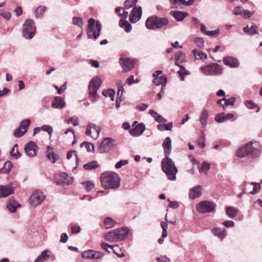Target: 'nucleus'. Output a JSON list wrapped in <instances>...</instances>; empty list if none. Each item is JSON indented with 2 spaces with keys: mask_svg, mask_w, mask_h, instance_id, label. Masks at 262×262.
<instances>
[{
  "mask_svg": "<svg viewBox=\"0 0 262 262\" xmlns=\"http://www.w3.org/2000/svg\"><path fill=\"white\" fill-rule=\"evenodd\" d=\"M100 181L105 189H116L120 184L118 174L114 172H105L101 174Z\"/></svg>",
  "mask_w": 262,
  "mask_h": 262,
  "instance_id": "1",
  "label": "nucleus"
},
{
  "mask_svg": "<svg viewBox=\"0 0 262 262\" xmlns=\"http://www.w3.org/2000/svg\"><path fill=\"white\" fill-rule=\"evenodd\" d=\"M161 167L169 180L175 181L176 180V174L178 170L171 159L168 157L163 158L161 162Z\"/></svg>",
  "mask_w": 262,
  "mask_h": 262,
  "instance_id": "2",
  "label": "nucleus"
},
{
  "mask_svg": "<svg viewBox=\"0 0 262 262\" xmlns=\"http://www.w3.org/2000/svg\"><path fill=\"white\" fill-rule=\"evenodd\" d=\"M261 150L253 146L252 143H248L239 148L236 152V156L239 158L248 157L255 158L260 156Z\"/></svg>",
  "mask_w": 262,
  "mask_h": 262,
  "instance_id": "3",
  "label": "nucleus"
},
{
  "mask_svg": "<svg viewBox=\"0 0 262 262\" xmlns=\"http://www.w3.org/2000/svg\"><path fill=\"white\" fill-rule=\"evenodd\" d=\"M127 227L116 229L108 232L105 235V240L108 242H119L124 240L129 232Z\"/></svg>",
  "mask_w": 262,
  "mask_h": 262,
  "instance_id": "4",
  "label": "nucleus"
},
{
  "mask_svg": "<svg viewBox=\"0 0 262 262\" xmlns=\"http://www.w3.org/2000/svg\"><path fill=\"white\" fill-rule=\"evenodd\" d=\"M168 23V20L166 18L152 16L147 19L145 26L148 29L155 30L167 25Z\"/></svg>",
  "mask_w": 262,
  "mask_h": 262,
  "instance_id": "5",
  "label": "nucleus"
},
{
  "mask_svg": "<svg viewBox=\"0 0 262 262\" xmlns=\"http://www.w3.org/2000/svg\"><path fill=\"white\" fill-rule=\"evenodd\" d=\"M101 24L98 20L91 18L88 20L87 35L89 38L97 39L100 35Z\"/></svg>",
  "mask_w": 262,
  "mask_h": 262,
  "instance_id": "6",
  "label": "nucleus"
},
{
  "mask_svg": "<svg viewBox=\"0 0 262 262\" xmlns=\"http://www.w3.org/2000/svg\"><path fill=\"white\" fill-rule=\"evenodd\" d=\"M36 28L33 20L28 19L26 20L23 26V36L26 39H31L35 35Z\"/></svg>",
  "mask_w": 262,
  "mask_h": 262,
  "instance_id": "7",
  "label": "nucleus"
},
{
  "mask_svg": "<svg viewBox=\"0 0 262 262\" xmlns=\"http://www.w3.org/2000/svg\"><path fill=\"white\" fill-rule=\"evenodd\" d=\"M202 72L207 76L219 75L222 73V67L217 63H210L201 67Z\"/></svg>",
  "mask_w": 262,
  "mask_h": 262,
  "instance_id": "8",
  "label": "nucleus"
},
{
  "mask_svg": "<svg viewBox=\"0 0 262 262\" xmlns=\"http://www.w3.org/2000/svg\"><path fill=\"white\" fill-rule=\"evenodd\" d=\"M101 83V79L98 77H94L90 82L89 90L90 98L96 99L98 97L97 91L100 87Z\"/></svg>",
  "mask_w": 262,
  "mask_h": 262,
  "instance_id": "9",
  "label": "nucleus"
},
{
  "mask_svg": "<svg viewBox=\"0 0 262 262\" xmlns=\"http://www.w3.org/2000/svg\"><path fill=\"white\" fill-rule=\"evenodd\" d=\"M46 199V195L40 190H35L31 195L29 202L32 207H36Z\"/></svg>",
  "mask_w": 262,
  "mask_h": 262,
  "instance_id": "10",
  "label": "nucleus"
},
{
  "mask_svg": "<svg viewBox=\"0 0 262 262\" xmlns=\"http://www.w3.org/2000/svg\"><path fill=\"white\" fill-rule=\"evenodd\" d=\"M137 2L138 0H126L124 2V7H118L115 9V12L119 16L126 18L129 15L128 12L126 10L136 6Z\"/></svg>",
  "mask_w": 262,
  "mask_h": 262,
  "instance_id": "11",
  "label": "nucleus"
},
{
  "mask_svg": "<svg viewBox=\"0 0 262 262\" xmlns=\"http://www.w3.org/2000/svg\"><path fill=\"white\" fill-rule=\"evenodd\" d=\"M215 205L210 201H203L196 206V210L201 213L211 212L214 211Z\"/></svg>",
  "mask_w": 262,
  "mask_h": 262,
  "instance_id": "12",
  "label": "nucleus"
},
{
  "mask_svg": "<svg viewBox=\"0 0 262 262\" xmlns=\"http://www.w3.org/2000/svg\"><path fill=\"white\" fill-rule=\"evenodd\" d=\"M31 121L29 119H26L22 120L17 128L14 132V136L16 138H20L24 136L28 130L29 126L30 125Z\"/></svg>",
  "mask_w": 262,
  "mask_h": 262,
  "instance_id": "13",
  "label": "nucleus"
},
{
  "mask_svg": "<svg viewBox=\"0 0 262 262\" xmlns=\"http://www.w3.org/2000/svg\"><path fill=\"white\" fill-rule=\"evenodd\" d=\"M116 146V143L115 140L110 138H105L101 142L98 150L101 153L106 152Z\"/></svg>",
  "mask_w": 262,
  "mask_h": 262,
  "instance_id": "14",
  "label": "nucleus"
},
{
  "mask_svg": "<svg viewBox=\"0 0 262 262\" xmlns=\"http://www.w3.org/2000/svg\"><path fill=\"white\" fill-rule=\"evenodd\" d=\"M39 147L37 144L33 141L27 143L24 147V151L26 156L29 158L36 157L38 152Z\"/></svg>",
  "mask_w": 262,
  "mask_h": 262,
  "instance_id": "15",
  "label": "nucleus"
},
{
  "mask_svg": "<svg viewBox=\"0 0 262 262\" xmlns=\"http://www.w3.org/2000/svg\"><path fill=\"white\" fill-rule=\"evenodd\" d=\"M55 180L59 185H70L73 183L74 179L71 175L63 172L56 175Z\"/></svg>",
  "mask_w": 262,
  "mask_h": 262,
  "instance_id": "16",
  "label": "nucleus"
},
{
  "mask_svg": "<svg viewBox=\"0 0 262 262\" xmlns=\"http://www.w3.org/2000/svg\"><path fill=\"white\" fill-rule=\"evenodd\" d=\"M100 131L101 129L99 126L94 123H89L86 126L85 134L96 139L98 137Z\"/></svg>",
  "mask_w": 262,
  "mask_h": 262,
  "instance_id": "17",
  "label": "nucleus"
},
{
  "mask_svg": "<svg viewBox=\"0 0 262 262\" xmlns=\"http://www.w3.org/2000/svg\"><path fill=\"white\" fill-rule=\"evenodd\" d=\"M142 14V10L141 7L136 5L133 7L130 13L129 20L132 23H135L140 19Z\"/></svg>",
  "mask_w": 262,
  "mask_h": 262,
  "instance_id": "18",
  "label": "nucleus"
},
{
  "mask_svg": "<svg viewBox=\"0 0 262 262\" xmlns=\"http://www.w3.org/2000/svg\"><path fill=\"white\" fill-rule=\"evenodd\" d=\"M137 121H134L132 127L133 128L129 130V134L133 137H138L141 136L145 129L144 124L143 123H138Z\"/></svg>",
  "mask_w": 262,
  "mask_h": 262,
  "instance_id": "19",
  "label": "nucleus"
},
{
  "mask_svg": "<svg viewBox=\"0 0 262 262\" xmlns=\"http://www.w3.org/2000/svg\"><path fill=\"white\" fill-rule=\"evenodd\" d=\"M103 254L101 252L93 250H88L84 251L81 254V256L83 258L91 259H98L101 258Z\"/></svg>",
  "mask_w": 262,
  "mask_h": 262,
  "instance_id": "20",
  "label": "nucleus"
},
{
  "mask_svg": "<svg viewBox=\"0 0 262 262\" xmlns=\"http://www.w3.org/2000/svg\"><path fill=\"white\" fill-rule=\"evenodd\" d=\"M120 63L123 71L127 72L134 68L135 62L133 59L129 58H121L120 59Z\"/></svg>",
  "mask_w": 262,
  "mask_h": 262,
  "instance_id": "21",
  "label": "nucleus"
},
{
  "mask_svg": "<svg viewBox=\"0 0 262 262\" xmlns=\"http://www.w3.org/2000/svg\"><path fill=\"white\" fill-rule=\"evenodd\" d=\"M224 64L230 67L231 68H238L239 62L237 59L232 56H225L223 59Z\"/></svg>",
  "mask_w": 262,
  "mask_h": 262,
  "instance_id": "22",
  "label": "nucleus"
},
{
  "mask_svg": "<svg viewBox=\"0 0 262 262\" xmlns=\"http://www.w3.org/2000/svg\"><path fill=\"white\" fill-rule=\"evenodd\" d=\"M203 190V187L200 185L192 188L189 191V198L194 200L200 197L202 195Z\"/></svg>",
  "mask_w": 262,
  "mask_h": 262,
  "instance_id": "23",
  "label": "nucleus"
},
{
  "mask_svg": "<svg viewBox=\"0 0 262 262\" xmlns=\"http://www.w3.org/2000/svg\"><path fill=\"white\" fill-rule=\"evenodd\" d=\"M14 193L12 185H0V198H6Z\"/></svg>",
  "mask_w": 262,
  "mask_h": 262,
  "instance_id": "24",
  "label": "nucleus"
},
{
  "mask_svg": "<svg viewBox=\"0 0 262 262\" xmlns=\"http://www.w3.org/2000/svg\"><path fill=\"white\" fill-rule=\"evenodd\" d=\"M52 107L54 108L62 109L66 106V102L63 98L60 96L55 97L52 102Z\"/></svg>",
  "mask_w": 262,
  "mask_h": 262,
  "instance_id": "25",
  "label": "nucleus"
},
{
  "mask_svg": "<svg viewBox=\"0 0 262 262\" xmlns=\"http://www.w3.org/2000/svg\"><path fill=\"white\" fill-rule=\"evenodd\" d=\"M101 247L102 249L105 250L106 251L110 252L109 250H108V248H110L113 251V252L117 255L118 257H122L124 256V254L122 252H121V253H117V250H119V247L118 245L115 246H111L108 245L107 243H102L101 244Z\"/></svg>",
  "mask_w": 262,
  "mask_h": 262,
  "instance_id": "26",
  "label": "nucleus"
},
{
  "mask_svg": "<svg viewBox=\"0 0 262 262\" xmlns=\"http://www.w3.org/2000/svg\"><path fill=\"white\" fill-rule=\"evenodd\" d=\"M162 146L164 148L165 156L168 157L171 151V140L169 137L165 138L162 144Z\"/></svg>",
  "mask_w": 262,
  "mask_h": 262,
  "instance_id": "27",
  "label": "nucleus"
},
{
  "mask_svg": "<svg viewBox=\"0 0 262 262\" xmlns=\"http://www.w3.org/2000/svg\"><path fill=\"white\" fill-rule=\"evenodd\" d=\"M19 207V204L13 198H10L9 199L7 204V208L11 213L15 212Z\"/></svg>",
  "mask_w": 262,
  "mask_h": 262,
  "instance_id": "28",
  "label": "nucleus"
},
{
  "mask_svg": "<svg viewBox=\"0 0 262 262\" xmlns=\"http://www.w3.org/2000/svg\"><path fill=\"white\" fill-rule=\"evenodd\" d=\"M212 232L221 240L224 239L227 235V231L224 228L215 227L212 230Z\"/></svg>",
  "mask_w": 262,
  "mask_h": 262,
  "instance_id": "29",
  "label": "nucleus"
},
{
  "mask_svg": "<svg viewBox=\"0 0 262 262\" xmlns=\"http://www.w3.org/2000/svg\"><path fill=\"white\" fill-rule=\"evenodd\" d=\"M170 14L178 21H182L188 16V13L184 11H174L171 12Z\"/></svg>",
  "mask_w": 262,
  "mask_h": 262,
  "instance_id": "30",
  "label": "nucleus"
},
{
  "mask_svg": "<svg viewBox=\"0 0 262 262\" xmlns=\"http://www.w3.org/2000/svg\"><path fill=\"white\" fill-rule=\"evenodd\" d=\"M53 148L50 146H48V150L47 151L48 159L52 163H55L59 159V156L55 152L52 151Z\"/></svg>",
  "mask_w": 262,
  "mask_h": 262,
  "instance_id": "31",
  "label": "nucleus"
},
{
  "mask_svg": "<svg viewBox=\"0 0 262 262\" xmlns=\"http://www.w3.org/2000/svg\"><path fill=\"white\" fill-rule=\"evenodd\" d=\"M11 159L16 160L21 157V154L18 150V146L15 144L10 151Z\"/></svg>",
  "mask_w": 262,
  "mask_h": 262,
  "instance_id": "32",
  "label": "nucleus"
},
{
  "mask_svg": "<svg viewBox=\"0 0 262 262\" xmlns=\"http://www.w3.org/2000/svg\"><path fill=\"white\" fill-rule=\"evenodd\" d=\"M209 116V112L207 110H204L201 113L199 121L203 127L207 125V120Z\"/></svg>",
  "mask_w": 262,
  "mask_h": 262,
  "instance_id": "33",
  "label": "nucleus"
},
{
  "mask_svg": "<svg viewBox=\"0 0 262 262\" xmlns=\"http://www.w3.org/2000/svg\"><path fill=\"white\" fill-rule=\"evenodd\" d=\"M149 113L159 123H165L167 122L166 119L152 110H149Z\"/></svg>",
  "mask_w": 262,
  "mask_h": 262,
  "instance_id": "34",
  "label": "nucleus"
},
{
  "mask_svg": "<svg viewBox=\"0 0 262 262\" xmlns=\"http://www.w3.org/2000/svg\"><path fill=\"white\" fill-rule=\"evenodd\" d=\"M244 32L249 35H254L257 34V28L256 25L252 24L250 28L249 27V26H247V27H244L243 28Z\"/></svg>",
  "mask_w": 262,
  "mask_h": 262,
  "instance_id": "35",
  "label": "nucleus"
},
{
  "mask_svg": "<svg viewBox=\"0 0 262 262\" xmlns=\"http://www.w3.org/2000/svg\"><path fill=\"white\" fill-rule=\"evenodd\" d=\"M124 17L119 21V26L123 28L126 32H129L132 29V26L129 22Z\"/></svg>",
  "mask_w": 262,
  "mask_h": 262,
  "instance_id": "36",
  "label": "nucleus"
},
{
  "mask_svg": "<svg viewBox=\"0 0 262 262\" xmlns=\"http://www.w3.org/2000/svg\"><path fill=\"white\" fill-rule=\"evenodd\" d=\"M176 64L179 66L185 60V55L181 51H178L175 54Z\"/></svg>",
  "mask_w": 262,
  "mask_h": 262,
  "instance_id": "37",
  "label": "nucleus"
},
{
  "mask_svg": "<svg viewBox=\"0 0 262 262\" xmlns=\"http://www.w3.org/2000/svg\"><path fill=\"white\" fill-rule=\"evenodd\" d=\"M167 80V79L165 76H158L154 78L153 83L157 85H166Z\"/></svg>",
  "mask_w": 262,
  "mask_h": 262,
  "instance_id": "38",
  "label": "nucleus"
},
{
  "mask_svg": "<svg viewBox=\"0 0 262 262\" xmlns=\"http://www.w3.org/2000/svg\"><path fill=\"white\" fill-rule=\"evenodd\" d=\"M49 251L45 250L35 259L34 262H43L49 258L50 255L48 254Z\"/></svg>",
  "mask_w": 262,
  "mask_h": 262,
  "instance_id": "39",
  "label": "nucleus"
},
{
  "mask_svg": "<svg viewBox=\"0 0 262 262\" xmlns=\"http://www.w3.org/2000/svg\"><path fill=\"white\" fill-rule=\"evenodd\" d=\"M238 213V210L231 206L227 207L226 214L230 218H234Z\"/></svg>",
  "mask_w": 262,
  "mask_h": 262,
  "instance_id": "40",
  "label": "nucleus"
},
{
  "mask_svg": "<svg viewBox=\"0 0 262 262\" xmlns=\"http://www.w3.org/2000/svg\"><path fill=\"white\" fill-rule=\"evenodd\" d=\"M47 10V7L45 6H38L34 11L36 18L41 17Z\"/></svg>",
  "mask_w": 262,
  "mask_h": 262,
  "instance_id": "41",
  "label": "nucleus"
},
{
  "mask_svg": "<svg viewBox=\"0 0 262 262\" xmlns=\"http://www.w3.org/2000/svg\"><path fill=\"white\" fill-rule=\"evenodd\" d=\"M168 220L167 219V215L165 216V222L161 221L160 223V226L161 228L162 229V233L163 236H165L166 235H168V224H167Z\"/></svg>",
  "mask_w": 262,
  "mask_h": 262,
  "instance_id": "42",
  "label": "nucleus"
},
{
  "mask_svg": "<svg viewBox=\"0 0 262 262\" xmlns=\"http://www.w3.org/2000/svg\"><path fill=\"white\" fill-rule=\"evenodd\" d=\"M183 0H169L171 7L174 9H181L183 6Z\"/></svg>",
  "mask_w": 262,
  "mask_h": 262,
  "instance_id": "43",
  "label": "nucleus"
},
{
  "mask_svg": "<svg viewBox=\"0 0 262 262\" xmlns=\"http://www.w3.org/2000/svg\"><path fill=\"white\" fill-rule=\"evenodd\" d=\"M193 55L196 59H204L207 58V55L202 51H198L197 50L194 49L192 51Z\"/></svg>",
  "mask_w": 262,
  "mask_h": 262,
  "instance_id": "44",
  "label": "nucleus"
},
{
  "mask_svg": "<svg viewBox=\"0 0 262 262\" xmlns=\"http://www.w3.org/2000/svg\"><path fill=\"white\" fill-rule=\"evenodd\" d=\"M210 169V164L208 162L204 161L202 163L201 167L199 169L200 173L206 174L208 171Z\"/></svg>",
  "mask_w": 262,
  "mask_h": 262,
  "instance_id": "45",
  "label": "nucleus"
},
{
  "mask_svg": "<svg viewBox=\"0 0 262 262\" xmlns=\"http://www.w3.org/2000/svg\"><path fill=\"white\" fill-rule=\"evenodd\" d=\"M102 94L105 97H110L112 101L114 100L115 92L113 89H110L107 91H104Z\"/></svg>",
  "mask_w": 262,
  "mask_h": 262,
  "instance_id": "46",
  "label": "nucleus"
},
{
  "mask_svg": "<svg viewBox=\"0 0 262 262\" xmlns=\"http://www.w3.org/2000/svg\"><path fill=\"white\" fill-rule=\"evenodd\" d=\"M104 223L106 226V229L111 228L115 225V222L110 217H106L104 220Z\"/></svg>",
  "mask_w": 262,
  "mask_h": 262,
  "instance_id": "47",
  "label": "nucleus"
},
{
  "mask_svg": "<svg viewBox=\"0 0 262 262\" xmlns=\"http://www.w3.org/2000/svg\"><path fill=\"white\" fill-rule=\"evenodd\" d=\"M98 167V165L96 161H92L89 162L87 164H85L83 166V168L86 170H92L95 169V168Z\"/></svg>",
  "mask_w": 262,
  "mask_h": 262,
  "instance_id": "48",
  "label": "nucleus"
},
{
  "mask_svg": "<svg viewBox=\"0 0 262 262\" xmlns=\"http://www.w3.org/2000/svg\"><path fill=\"white\" fill-rule=\"evenodd\" d=\"M85 146L88 152H94L95 150L94 145L86 141L83 142L80 144V147Z\"/></svg>",
  "mask_w": 262,
  "mask_h": 262,
  "instance_id": "49",
  "label": "nucleus"
},
{
  "mask_svg": "<svg viewBox=\"0 0 262 262\" xmlns=\"http://www.w3.org/2000/svg\"><path fill=\"white\" fill-rule=\"evenodd\" d=\"M245 105L246 107L250 109H254L256 107H257V110H256V112H258L259 111V107L257 106V105L254 103L252 100H247L245 102Z\"/></svg>",
  "mask_w": 262,
  "mask_h": 262,
  "instance_id": "50",
  "label": "nucleus"
},
{
  "mask_svg": "<svg viewBox=\"0 0 262 262\" xmlns=\"http://www.w3.org/2000/svg\"><path fill=\"white\" fill-rule=\"evenodd\" d=\"M72 23L74 25L82 27L83 25V21L82 18L81 17H74L72 19Z\"/></svg>",
  "mask_w": 262,
  "mask_h": 262,
  "instance_id": "51",
  "label": "nucleus"
},
{
  "mask_svg": "<svg viewBox=\"0 0 262 262\" xmlns=\"http://www.w3.org/2000/svg\"><path fill=\"white\" fill-rule=\"evenodd\" d=\"M194 42L196 44L198 47L200 48H203L204 46V40L202 37H196L194 39Z\"/></svg>",
  "mask_w": 262,
  "mask_h": 262,
  "instance_id": "52",
  "label": "nucleus"
},
{
  "mask_svg": "<svg viewBox=\"0 0 262 262\" xmlns=\"http://www.w3.org/2000/svg\"><path fill=\"white\" fill-rule=\"evenodd\" d=\"M67 121L68 124L72 123L74 126H77L79 124V118L75 116L70 117Z\"/></svg>",
  "mask_w": 262,
  "mask_h": 262,
  "instance_id": "53",
  "label": "nucleus"
},
{
  "mask_svg": "<svg viewBox=\"0 0 262 262\" xmlns=\"http://www.w3.org/2000/svg\"><path fill=\"white\" fill-rule=\"evenodd\" d=\"M251 185H253V190L252 191H251L250 192V194H254L259 192L260 189V186L259 184L256 183L252 182L251 183Z\"/></svg>",
  "mask_w": 262,
  "mask_h": 262,
  "instance_id": "54",
  "label": "nucleus"
},
{
  "mask_svg": "<svg viewBox=\"0 0 262 262\" xmlns=\"http://www.w3.org/2000/svg\"><path fill=\"white\" fill-rule=\"evenodd\" d=\"M205 137L204 135L200 136L198 140V145L201 148H204L205 146Z\"/></svg>",
  "mask_w": 262,
  "mask_h": 262,
  "instance_id": "55",
  "label": "nucleus"
},
{
  "mask_svg": "<svg viewBox=\"0 0 262 262\" xmlns=\"http://www.w3.org/2000/svg\"><path fill=\"white\" fill-rule=\"evenodd\" d=\"M82 184L83 185L84 188L89 191L92 190L94 187V184L90 181L83 182Z\"/></svg>",
  "mask_w": 262,
  "mask_h": 262,
  "instance_id": "56",
  "label": "nucleus"
},
{
  "mask_svg": "<svg viewBox=\"0 0 262 262\" xmlns=\"http://www.w3.org/2000/svg\"><path fill=\"white\" fill-rule=\"evenodd\" d=\"M224 99V105L227 106L228 105H234L235 102V98L234 97H231L229 99Z\"/></svg>",
  "mask_w": 262,
  "mask_h": 262,
  "instance_id": "57",
  "label": "nucleus"
},
{
  "mask_svg": "<svg viewBox=\"0 0 262 262\" xmlns=\"http://www.w3.org/2000/svg\"><path fill=\"white\" fill-rule=\"evenodd\" d=\"M40 128L41 130L48 133L49 135H51L53 131L52 127L49 125H43Z\"/></svg>",
  "mask_w": 262,
  "mask_h": 262,
  "instance_id": "58",
  "label": "nucleus"
},
{
  "mask_svg": "<svg viewBox=\"0 0 262 262\" xmlns=\"http://www.w3.org/2000/svg\"><path fill=\"white\" fill-rule=\"evenodd\" d=\"M244 9L241 6L235 7L234 9L233 13L235 15H242Z\"/></svg>",
  "mask_w": 262,
  "mask_h": 262,
  "instance_id": "59",
  "label": "nucleus"
},
{
  "mask_svg": "<svg viewBox=\"0 0 262 262\" xmlns=\"http://www.w3.org/2000/svg\"><path fill=\"white\" fill-rule=\"evenodd\" d=\"M215 120L216 122L222 123L225 121V114H219L216 115Z\"/></svg>",
  "mask_w": 262,
  "mask_h": 262,
  "instance_id": "60",
  "label": "nucleus"
},
{
  "mask_svg": "<svg viewBox=\"0 0 262 262\" xmlns=\"http://www.w3.org/2000/svg\"><path fill=\"white\" fill-rule=\"evenodd\" d=\"M128 163V161L127 160H120L118 162H117L115 165V167L117 169H119L121 168L123 166H124Z\"/></svg>",
  "mask_w": 262,
  "mask_h": 262,
  "instance_id": "61",
  "label": "nucleus"
},
{
  "mask_svg": "<svg viewBox=\"0 0 262 262\" xmlns=\"http://www.w3.org/2000/svg\"><path fill=\"white\" fill-rule=\"evenodd\" d=\"M157 262H171L170 259L166 256H161L156 258Z\"/></svg>",
  "mask_w": 262,
  "mask_h": 262,
  "instance_id": "62",
  "label": "nucleus"
},
{
  "mask_svg": "<svg viewBox=\"0 0 262 262\" xmlns=\"http://www.w3.org/2000/svg\"><path fill=\"white\" fill-rule=\"evenodd\" d=\"M222 224L226 228H231L234 226V222L232 221L227 220L222 223Z\"/></svg>",
  "mask_w": 262,
  "mask_h": 262,
  "instance_id": "63",
  "label": "nucleus"
},
{
  "mask_svg": "<svg viewBox=\"0 0 262 262\" xmlns=\"http://www.w3.org/2000/svg\"><path fill=\"white\" fill-rule=\"evenodd\" d=\"M178 66L180 67V70L178 71V74L180 76H184L185 75L188 74V71L183 66L180 64Z\"/></svg>",
  "mask_w": 262,
  "mask_h": 262,
  "instance_id": "64",
  "label": "nucleus"
}]
</instances>
